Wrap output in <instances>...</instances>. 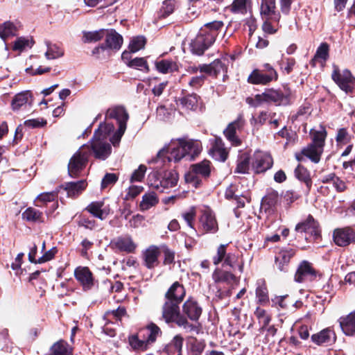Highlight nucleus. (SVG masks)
<instances>
[{
	"label": "nucleus",
	"instance_id": "17",
	"mask_svg": "<svg viewBox=\"0 0 355 355\" xmlns=\"http://www.w3.org/2000/svg\"><path fill=\"white\" fill-rule=\"evenodd\" d=\"M227 67L225 64L218 59L214 60L209 64H200L198 67L190 66L187 69V71L193 74L200 71L201 73H205L207 75L216 77L221 71H226Z\"/></svg>",
	"mask_w": 355,
	"mask_h": 355
},
{
	"label": "nucleus",
	"instance_id": "48",
	"mask_svg": "<svg viewBox=\"0 0 355 355\" xmlns=\"http://www.w3.org/2000/svg\"><path fill=\"white\" fill-rule=\"evenodd\" d=\"M76 223L78 227H83L90 230H94L96 227V222L94 219H90L84 214H80L77 216Z\"/></svg>",
	"mask_w": 355,
	"mask_h": 355
},
{
	"label": "nucleus",
	"instance_id": "43",
	"mask_svg": "<svg viewBox=\"0 0 355 355\" xmlns=\"http://www.w3.org/2000/svg\"><path fill=\"white\" fill-rule=\"evenodd\" d=\"M46 44L47 50L45 53V56L48 60L56 59L64 55V51L58 44H51L49 42H46Z\"/></svg>",
	"mask_w": 355,
	"mask_h": 355
},
{
	"label": "nucleus",
	"instance_id": "16",
	"mask_svg": "<svg viewBox=\"0 0 355 355\" xmlns=\"http://www.w3.org/2000/svg\"><path fill=\"white\" fill-rule=\"evenodd\" d=\"M297 250L291 247H284L275 254V265L282 272H288L291 260L296 255Z\"/></svg>",
	"mask_w": 355,
	"mask_h": 355
},
{
	"label": "nucleus",
	"instance_id": "32",
	"mask_svg": "<svg viewBox=\"0 0 355 355\" xmlns=\"http://www.w3.org/2000/svg\"><path fill=\"white\" fill-rule=\"evenodd\" d=\"M279 200V194L277 191L270 190L261 199V207L265 212L270 213L274 211Z\"/></svg>",
	"mask_w": 355,
	"mask_h": 355
},
{
	"label": "nucleus",
	"instance_id": "13",
	"mask_svg": "<svg viewBox=\"0 0 355 355\" xmlns=\"http://www.w3.org/2000/svg\"><path fill=\"white\" fill-rule=\"evenodd\" d=\"M278 75L275 69L270 64H265L262 69H254L248 76V80L254 85H266L277 80Z\"/></svg>",
	"mask_w": 355,
	"mask_h": 355
},
{
	"label": "nucleus",
	"instance_id": "59",
	"mask_svg": "<svg viewBox=\"0 0 355 355\" xmlns=\"http://www.w3.org/2000/svg\"><path fill=\"white\" fill-rule=\"evenodd\" d=\"M119 180V176L116 173H107L102 179L101 187L105 189L110 185L114 184Z\"/></svg>",
	"mask_w": 355,
	"mask_h": 355
},
{
	"label": "nucleus",
	"instance_id": "15",
	"mask_svg": "<svg viewBox=\"0 0 355 355\" xmlns=\"http://www.w3.org/2000/svg\"><path fill=\"white\" fill-rule=\"evenodd\" d=\"M74 277L82 286L84 291L92 290L96 284H98L96 280L93 272L87 266H78L74 270Z\"/></svg>",
	"mask_w": 355,
	"mask_h": 355
},
{
	"label": "nucleus",
	"instance_id": "30",
	"mask_svg": "<svg viewBox=\"0 0 355 355\" xmlns=\"http://www.w3.org/2000/svg\"><path fill=\"white\" fill-rule=\"evenodd\" d=\"M112 245L119 251L128 254L135 253L137 247L130 235L117 237L112 242Z\"/></svg>",
	"mask_w": 355,
	"mask_h": 355
},
{
	"label": "nucleus",
	"instance_id": "41",
	"mask_svg": "<svg viewBox=\"0 0 355 355\" xmlns=\"http://www.w3.org/2000/svg\"><path fill=\"white\" fill-rule=\"evenodd\" d=\"M250 155L248 153H241L238 157L234 173L242 174L248 173L250 168Z\"/></svg>",
	"mask_w": 355,
	"mask_h": 355
},
{
	"label": "nucleus",
	"instance_id": "64",
	"mask_svg": "<svg viewBox=\"0 0 355 355\" xmlns=\"http://www.w3.org/2000/svg\"><path fill=\"white\" fill-rule=\"evenodd\" d=\"M246 102L250 106L254 107L261 105L263 103H266L264 92H263L262 94L255 95L254 98H248L246 99Z\"/></svg>",
	"mask_w": 355,
	"mask_h": 355
},
{
	"label": "nucleus",
	"instance_id": "21",
	"mask_svg": "<svg viewBox=\"0 0 355 355\" xmlns=\"http://www.w3.org/2000/svg\"><path fill=\"white\" fill-rule=\"evenodd\" d=\"M333 239L336 245L340 247L355 243V230L350 227L337 228L334 230Z\"/></svg>",
	"mask_w": 355,
	"mask_h": 355
},
{
	"label": "nucleus",
	"instance_id": "5",
	"mask_svg": "<svg viewBox=\"0 0 355 355\" xmlns=\"http://www.w3.org/2000/svg\"><path fill=\"white\" fill-rule=\"evenodd\" d=\"M186 296V289L183 284L175 282L164 294V302L162 307V319L166 322L178 309Z\"/></svg>",
	"mask_w": 355,
	"mask_h": 355
},
{
	"label": "nucleus",
	"instance_id": "33",
	"mask_svg": "<svg viewBox=\"0 0 355 355\" xmlns=\"http://www.w3.org/2000/svg\"><path fill=\"white\" fill-rule=\"evenodd\" d=\"M47 355H73V348L64 340H59L52 345Z\"/></svg>",
	"mask_w": 355,
	"mask_h": 355
},
{
	"label": "nucleus",
	"instance_id": "11",
	"mask_svg": "<svg viewBox=\"0 0 355 355\" xmlns=\"http://www.w3.org/2000/svg\"><path fill=\"white\" fill-rule=\"evenodd\" d=\"M84 148L85 147L80 146L70 158L68 163V174L72 178H78L88 164L89 157Z\"/></svg>",
	"mask_w": 355,
	"mask_h": 355
},
{
	"label": "nucleus",
	"instance_id": "14",
	"mask_svg": "<svg viewBox=\"0 0 355 355\" xmlns=\"http://www.w3.org/2000/svg\"><path fill=\"white\" fill-rule=\"evenodd\" d=\"M332 79L345 93H352L355 88V78L349 70L340 71L337 66H334Z\"/></svg>",
	"mask_w": 355,
	"mask_h": 355
},
{
	"label": "nucleus",
	"instance_id": "63",
	"mask_svg": "<svg viewBox=\"0 0 355 355\" xmlns=\"http://www.w3.org/2000/svg\"><path fill=\"white\" fill-rule=\"evenodd\" d=\"M190 146L191 148V161L199 156L202 150V144L199 140L190 139Z\"/></svg>",
	"mask_w": 355,
	"mask_h": 355
},
{
	"label": "nucleus",
	"instance_id": "28",
	"mask_svg": "<svg viewBox=\"0 0 355 355\" xmlns=\"http://www.w3.org/2000/svg\"><path fill=\"white\" fill-rule=\"evenodd\" d=\"M338 322L343 333L353 337L355 336V309L346 315L341 316Z\"/></svg>",
	"mask_w": 355,
	"mask_h": 355
},
{
	"label": "nucleus",
	"instance_id": "8",
	"mask_svg": "<svg viewBox=\"0 0 355 355\" xmlns=\"http://www.w3.org/2000/svg\"><path fill=\"white\" fill-rule=\"evenodd\" d=\"M295 231L298 233H305L309 235L306 240L318 241L322 239V230L320 223L311 214L298 223L295 227Z\"/></svg>",
	"mask_w": 355,
	"mask_h": 355
},
{
	"label": "nucleus",
	"instance_id": "35",
	"mask_svg": "<svg viewBox=\"0 0 355 355\" xmlns=\"http://www.w3.org/2000/svg\"><path fill=\"white\" fill-rule=\"evenodd\" d=\"M31 94L28 91L22 92L16 94L12 101L11 106L14 111H17L26 105L31 103Z\"/></svg>",
	"mask_w": 355,
	"mask_h": 355
},
{
	"label": "nucleus",
	"instance_id": "57",
	"mask_svg": "<svg viewBox=\"0 0 355 355\" xmlns=\"http://www.w3.org/2000/svg\"><path fill=\"white\" fill-rule=\"evenodd\" d=\"M182 216L189 227L195 229L194 221L196 216V209L195 207H191L188 211L183 212Z\"/></svg>",
	"mask_w": 355,
	"mask_h": 355
},
{
	"label": "nucleus",
	"instance_id": "4",
	"mask_svg": "<svg viewBox=\"0 0 355 355\" xmlns=\"http://www.w3.org/2000/svg\"><path fill=\"white\" fill-rule=\"evenodd\" d=\"M223 26L224 24L222 21H214L205 24L191 43L192 52L197 55H202L214 42L218 31Z\"/></svg>",
	"mask_w": 355,
	"mask_h": 355
},
{
	"label": "nucleus",
	"instance_id": "51",
	"mask_svg": "<svg viewBox=\"0 0 355 355\" xmlns=\"http://www.w3.org/2000/svg\"><path fill=\"white\" fill-rule=\"evenodd\" d=\"M244 120L241 116H239L236 120L230 123L223 133H236L243 130Z\"/></svg>",
	"mask_w": 355,
	"mask_h": 355
},
{
	"label": "nucleus",
	"instance_id": "60",
	"mask_svg": "<svg viewBox=\"0 0 355 355\" xmlns=\"http://www.w3.org/2000/svg\"><path fill=\"white\" fill-rule=\"evenodd\" d=\"M147 167L144 164H140L137 169L135 170L130 177V182H141L144 178Z\"/></svg>",
	"mask_w": 355,
	"mask_h": 355
},
{
	"label": "nucleus",
	"instance_id": "29",
	"mask_svg": "<svg viewBox=\"0 0 355 355\" xmlns=\"http://www.w3.org/2000/svg\"><path fill=\"white\" fill-rule=\"evenodd\" d=\"M266 103H275L277 105H286L290 103L289 92L283 93L280 90L268 89L264 92Z\"/></svg>",
	"mask_w": 355,
	"mask_h": 355
},
{
	"label": "nucleus",
	"instance_id": "24",
	"mask_svg": "<svg viewBox=\"0 0 355 355\" xmlns=\"http://www.w3.org/2000/svg\"><path fill=\"white\" fill-rule=\"evenodd\" d=\"M260 15L262 19H271L273 22L278 23L281 15L277 10L275 0H261Z\"/></svg>",
	"mask_w": 355,
	"mask_h": 355
},
{
	"label": "nucleus",
	"instance_id": "23",
	"mask_svg": "<svg viewBox=\"0 0 355 355\" xmlns=\"http://www.w3.org/2000/svg\"><path fill=\"white\" fill-rule=\"evenodd\" d=\"M105 35V44L96 47L94 49L93 53H99L100 50L111 49L118 51L120 49L123 44V37L121 35L114 30L107 31Z\"/></svg>",
	"mask_w": 355,
	"mask_h": 355
},
{
	"label": "nucleus",
	"instance_id": "3",
	"mask_svg": "<svg viewBox=\"0 0 355 355\" xmlns=\"http://www.w3.org/2000/svg\"><path fill=\"white\" fill-rule=\"evenodd\" d=\"M105 119H114L116 126L108 121L101 123L94 133H125L129 119V114L123 106L115 105L108 108Z\"/></svg>",
	"mask_w": 355,
	"mask_h": 355
},
{
	"label": "nucleus",
	"instance_id": "20",
	"mask_svg": "<svg viewBox=\"0 0 355 355\" xmlns=\"http://www.w3.org/2000/svg\"><path fill=\"white\" fill-rule=\"evenodd\" d=\"M336 334L331 327H327L313 334L311 336V340L318 346L329 347L336 342Z\"/></svg>",
	"mask_w": 355,
	"mask_h": 355
},
{
	"label": "nucleus",
	"instance_id": "9",
	"mask_svg": "<svg viewBox=\"0 0 355 355\" xmlns=\"http://www.w3.org/2000/svg\"><path fill=\"white\" fill-rule=\"evenodd\" d=\"M311 142L302 148V154L312 162L318 164L324 151L327 135H312Z\"/></svg>",
	"mask_w": 355,
	"mask_h": 355
},
{
	"label": "nucleus",
	"instance_id": "12",
	"mask_svg": "<svg viewBox=\"0 0 355 355\" xmlns=\"http://www.w3.org/2000/svg\"><path fill=\"white\" fill-rule=\"evenodd\" d=\"M198 229L202 234H215L218 231L219 227L216 215L210 208L200 211Z\"/></svg>",
	"mask_w": 355,
	"mask_h": 355
},
{
	"label": "nucleus",
	"instance_id": "58",
	"mask_svg": "<svg viewBox=\"0 0 355 355\" xmlns=\"http://www.w3.org/2000/svg\"><path fill=\"white\" fill-rule=\"evenodd\" d=\"M178 144L179 147H181V150L184 154V159L189 161H191V148L190 146V141L179 139Z\"/></svg>",
	"mask_w": 355,
	"mask_h": 355
},
{
	"label": "nucleus",
	"instance_id": "47",
	"mask_svg": "<svg viewBox=\"0 0 355 355\" xmlns=\"http://www.w3.org/2000/svg\"><path fill=\"white\" fill-rule=\"evenodd\" d=\"M16 31L17 28L12 23L6 21L0 26V37L5 41L10 36L15 35Z\"/></svg>",
	"mask_w": 355,
	"mask_h": 355
},
{
	"label": "nucleus",
	"instance_id": "31",
	"mask_svg": "<svg viewBox=\"0 0 355 355\" xmlns=\"http://www.w3.org/2000/svg\"><path fill=\"white\" fill-rule=\"evenodd\" d=\"M104 205V201H94L89 203L84 210L89 212L94 217L103 220L110 214V208L105 207Z\"/></svg>",
	"mask_w": 355,
	"mask_h": 355
},
{
	"label": "nucleus",
	"instance_id": "49",
	"mask_svg": "<svg viewBox=\"0 0 355 355\" xmlns=\"http://www.w3.org/2000/svg\"><path fill=\"white\" fill-rule=\"evenodd\" d=\"M58 197V191L46 192L39 195L37 198L35 205L42 207L46 202H53Z\"/></svg>",
	"mask_w": 355,
	"mask_h": 355
},
{
	"label": "nucleus",
	"instance_id": "22",
	"mask_svg": "<svg viewBox=\"0 0 355 355\" xmlns=\"http://www.w3.org/2000/svg\"><path fill=\"white\" fill-rule=\"evenodd\" d=\"M273 164L270 155L260 151L254 153L252 162V167L256 173H264L270 169Z\"/></svg>",
	"mask_w": 355,
	"mask_h": 355
},
{
	"label": "nucleus",
	"instance_id": "2",
	"mask_svg": "<svg viewBox=\"0 0 355 355\" xmlns=\"http://www.w3.org/2000/svg\"><path fill=\"white\" fill-rule=\"evenodd\" d=\"M161 329L150 322L144 327L139 328L136 333L128 336V343L131 349L135 352H144L149 349L158 337L162 336Z\"/></svg>",
	"mask_w": 355,
	"mask_h": 355
},
{
	"label": "nucleus",
	"instance_id": "62",
	"mask_svg": "<svg viewBox=\"0 0 355 355\" xmlns=\"http://www.w3.org/2000/svg\"><path fill=\"white\" fill-rule=\"evenodd\" d=\"M175 6V0H166L163 2L162 6L160 9V12L162 13V16L165 17L170 14H171Z\"/></svg>",
	"mask_w": 355,
	"mask_h": 355
},
{
	"label": "nucleus",
	"instance_id": "36",
	"mask_svg": "<svg viewBox=\"0 0 355 355\" xmlns=\"http://www.w3.org/2000/svg\"><path fill=\"white\" fill-rule=\"evenodd\" d=\"M183 343V337L180 334L176 335L173 338L171 342L164 347L163 352L167 355H174L175 353H181L182 352Z\"/></svg>",
	"mask_w": 355,
	"mask_h": 355
},
{
	"label": "nucleus",
	"instance_id": "34",
	"mask_svg": "<svg viewBox=\"0 0 355 355\" xmlns=\"http://www.w3.org/2000/svg\"><path fill=\"white\" fill-rule=\"evenodd\" d=\"M294 174L298 180L305 184L308 191H310L313 183L310 171L304 166L299 164L294 170Z\"/></svg>",
	"mask_w": 355,
	"mask_h": 355
},
{
	"label": "nucleus",
	"instance_id": "52",
	"mask_svg": "<svg viewBox=\"0 0 355 355\" xmlns=\"http://www.w3.org/2000/svg\"><path fill=\"white\" fill-rule=\"evenodd\" d=\"M146 44V39L142 36L133 37L130 42L129 49L131 53H136L142 49Z\"/></svg>",
	"mask_w": 355,
	"mask_h": 355
},
{
	"label": "nucleus",
	"instance_id": "55",
	"mask_svg": "<svg viewBox=\"0 0 355 355\" xmlns=\"http://www.w3.org/2000/svg\"><path fill=\"white\" fill-rule=\"evenodd\" d=\"M180 99L182 106L187 109L193 110L197 105L198 96L195 94H189Z\"/></svg>",
	"mask_w": 355,
	"mask_h": 355
},
{
	"label": "nucleus",
	"instance_id": "26",
	"mask_svg": "<svg viewBox=\"0 0 355 355\" xmlns=\"http://www.w3.org/2000/svg\"><path fill=\"white\" fill-rule=\"evenodd\" d=\"M164 157H167L169 162L174 161L175 162H178L181 159H184L181 147H179L178 144L177 147H173L170 145L159 150L157 154L155 162H157L159 159H164Z\"/></svg>",
	"mask_w": 355,
	"mask_h": 355
},
{
	"label": "nucleus",
	"instance_id": "50",
	"mask_svg": "<svg viewBox=\"0 0 355 355\" xmlns=\"http://www.w3.org/2000/svg\"><path fill=\"white\" fill-rule=\"evenodd\" d=\"M129 67L135 68L141 71H149V67L144 58H136L127 62Z\"/></svg>",
	"mask_w": 355,
	"mask_h": 355
},
{
	"label": "nucleus",
	"instance_id": "10",
	"mask_svg": "<svg viewBox=\"0 0 355 355\" xmlns=\"http://www.w3.org/2000/svg\"><path fill=\"white\" fill-rule=\"evenodd\" d=\"M322 277V274L314 268L312 263L303 260L299 263L297 267L294 275V281L302 284L306 282H313L318 277L320 279Z\"/></svg>",
	"mask_w": 355,
	"mask_h": 355
},
{
	"label": "nucleus",
	"instance_id": "19",
	"mask_svg": "<svg viewBox=\"0 0 355 355\" xmlns=\"http://www.w3.org/2000/svg\"><path fill=\"white\" fill-rule=\"evenodd\" d=\"M210 148L208 154L216 161L225 162L229 157V150L225 146L223 140L217 137L210 141Z\"/></svg>",
	"mask_w": 355,
	"mask_h": 355
},
{
	"label": "nucleus",
	"instance_id": "54",
	"mask_svg": "<svg viewBox=\"0 0 355 355\" xmlns=\"http://www.w3.org/2000/svg\"><path fill=\"white\" fill-rule=\"evenodd\" d=\"M32 40L26 37L17 38L13 44L12 49L14 51H22L26 48H31L32 46Z\"/></svg>",
	"mask_w": 355,
	"mask_h": 355
},
{
	"label": "nucleus",
	"instance_id": "61",
	"mask_svg": "<svg viewBox=\"0 0 355 355\" xmlns=\"http://www.w3.org/2000/svg\"><path fill=\"white\" fill-rule=\"evenodd\" d=\"M164 254V265H171L175 263V253L173 250L169 249L167 246L162 247Z\"/></svg>",
	"mask_w": 355,
	"mask_h": 355
},
{
	"label": "nucleus",
	"instance_id": "53",
	"mask_svg": "<svg viewBox=\"0 0 355 355\" xmlns=\"http://www.w3.org/2000/svg\"><path fill=\"white\" fill-rule=\"evenodd\" d=\"M105 36V31L101 29L96 31L86 32L84 33V41L87 42H96Z\"/></svg>",
	"mask_w": 355,
	"mask_h": 355
},
{
	"label": "nucleus",
	"instance_id": "38",
	"mask_svg": "<svg viewBox=\"0 0 355 355\" xmlns=\"http://www.w3.org/2000/svg\"><path fill=\"white\" fill-rule=\"evenodd\" d=\"M206 347V343L204 340H198L196 337H192L187 349L188 355H202Z\"/></svg>",
	"mask_w": 355,
	"mask_h": 355
},
{
	"label": "nucleus",
	"instance_id": "37",
	"mask_svg": "<svg viewBox=\"0 0 355 355\" xmlns=\"http://www.w3.org/2000/svg\"><path fill=\"white\" fill-rule=\"evenodd\" d=\"M158 203L159 199L155 192L146 193L142 196V200L139 203V209L144 211L156 206Z\"/></svg>",
	"mask_w": 355,
	"mask_h": 355
},
{
	"label": "nucleus",
	"instance_id": "39",
	"mask_svg": "<svg viewBox=\"0 0 355 355\" xmlns=\"http://www.w3.org/2000/svg\"><path fill=\"white\" fill-rule=\"evenodd\" d=\"M22 218L28 222L32 223H43L44 215L43 213L34 207H28L22 213Z\"/></svg>",
	"mask_w": 355,
	"mask_h": 355
},
{
	"label": "nucleus",
	"instance_id": "7",
	"mask_svg": "<svg viewBox=\"0 0 355 355\" xmlns=\"http://www.w3.org/2000/svg\"><path fill=\"white\" fill-rule=\"evenodd\" d=\"M87 153V156L93 155L95 159L105 160L112 153V146L107 141L106 135H94L89 141L81 146Z\"/></svg>",
	"mask_w": 355,
	"mask_h": 355
},
{
	"label": "nucleus",
	"instance_id": "18",
	"mask_svg": "<svg viewBox=\"0 0 355 355\" xmlns=\"http://www.w3.org/2000/svg\"><path fill=\"white\" fill-rule=\"evenodd\" d=\"M178 173L175 171H166L159 173L152 184L155 189L164 192V189L174 187L178 184Z\"/></svg>",
	"mask_w": 355,
	"mask_h": 355
},
{
	"label": "nucleus",
	"instance_id": "45",
	"mask_svg": "<svg viewBox=\"0 0 355 355\" xmlns=\"http://www.w3.org/2000/svg\"><path fill=\"white\" fill-rule=\"evenodd\" d=\"M255 293L258 303L266 305L269 302L268 291L264 282L258 285Z\"/></svg>",
	"mask_w": 355,
	"mask_h": 355
},
{
	"label": "nucleus",
	"instance_id": "25",
	"mask_svg": "<svg viewBox=\"0 0 355 355\" xmlns=\"http://www.w3.org/2000/svg\"><path fill=\"white\" fill-rule=\"evenodd\" d=\"M86 180H80L76 182H68L60 186V188L67 192V196L76 198L81 195L87 187Z\"/></svg>",
	"mask_w": 355,
	"mask_h": 355
},
{
	"label": "nucleus",
	"instance_id": "46",
	"mask_svg": "<svg viewBox=\"0 0 355 355\" xmlns=\"http://www.w3.org/2000/svg\"><path fill=\"white\" fill-rule=\"evenodd\" d=\"M213 279L215 282H227L230 283L234 282L236 277L231 272L216 270L213 273Z\"/></svg>",
	"mask_w": 355,
	"mask_h": 355
},
{
	"label": "nucleus",
	"instance_id": "27",
	"mask_svg": "<svg viewBox=\"0 0 355 355\" xmlns=\"http://www.w3.org/2000/svg\"><path fill=\"white\" fill-rule=\"evenodd\" d=\"M160 250L156 245H150L143 252L144 265L148 269H153L159 264Z\"/></svg>",
	"mask_w": 355,
	"mask_h": 355
},
{
	"label": "nucleus",
	"instance_id": "40",
	"mask_svg": "<svg viewBox=\"0 0 355 355\" xmlns=\"http://www.w3.org/2000/svg\"><path fill=\"white\" fill-rule=\"evenodd\" d=\"M251 6V0H234L227 9L234 14L245 15Z\"/></svg>",
	"mask_w": 355,
	"mask_h": 355
},
{
	"label": "nucleus",
	"instance_id": "44",
	"mask_svg": "<svg viewBox=\"0 0 355 355\" xmlns=\"http://www.w3.org/2000/svg\"><path fill=\"white\" fill-rule=\"evenodd\" d=\"M157 69L162 73H168L177 71L178 67L175 62L168 60H162L155 63Z\"/></svg>",
	"mask_w": 355,
	"mask_h": 355
},
{
	"label": "nucleus",
	"instance_id": "42",
	"mask_svg": "<svg viewBox=\"0 0 355 355\" xmlns=\"http://www.w3.org/2000/svg\"><path fill=\"white\" fill-rule=\"evenodd\" d=\"M46 121L42 118H37L34 119H29L24 121L23 125H19L15 133L21 132L23 131H28L31 128H37L46 125Z\"/></svg>",
	"mask_w": 355,
	"mask_h": 355
},
{
	"label": "nucleus",
	"instance_id": "6",
	"mask_svg": "<svg viewBox=\"0 0 355 355\" xmlns=\"http://www.w3.org/2000/svg\"><path fill=\"white\" fill-rule=\"evenodd\" d=\"M212 168L211 161L207 159L193 164L184 174V180L195 189L200 188L203 185V181H207L211 177Z\"/></svg>",
	"mask_w": 355,
	"mask_h": 355
},
{
	"label": "nucleus",
	"instance_id": "56",
	"mask_svg": "<svg viewBox=\"0 0 355 355\" xmlns=\"http://www.w3.org/2000/svg\"><path fill=\"white\" fill-rule=\"evenodd\" d=\"M228 244H220L218 248L216 254L213 257V263L214 265L217 266L225 259V257L227 254V248Z\"/></svg>",
	"mask_w": 355,
	"mask_h": 355
},
{
	"label": "nucleus",
	"instance_id": "1",
	"mask_svg": "<svg viewBox=\"0 0 355 355\" xmlns=\"http://www.w3.org/2000/svg\"><path fill=\"white\" fill-rule=\"evenodd\" d=\"M202 313V308L193 297H189L182 306L178 309V313L166 322V324H175L177 327L183 329L185 332H195L198 334L200 331V324L198 320Z\"/></svg>",
	"mask_w": 355,
	"mask_h": 355
}]
</instances>
